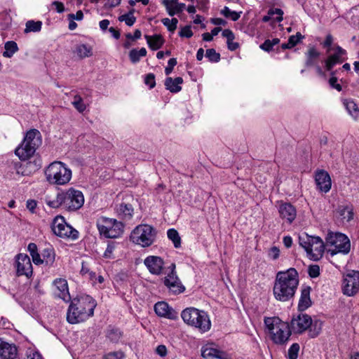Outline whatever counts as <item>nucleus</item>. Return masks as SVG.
<instances>
[{
  "instance_id": "5",
  "label": "nucleus",
  "mask_w": 359,
  "mask_h": 359,
  "mask_svg": "<svg viewBox=\"0 0 359 359\" xmlns=\"http://www.w3.org/2000/svg\"><path fill=\"white\" fill-rule=\"evenodd\" d=\"M181 317L184 322L204 333L211 328V322L206 312L189 307L184 309L181 313Z\"/></svg>"
},
{
  "instance_id": "36",
  "label": "nucleus",
  "mask_w": 359,
  "mask_h": 359,
  "mask_svg": "<svg viewBox=\"0 0 359 359\" xmlns=\"http://www.w3.org/2000/svg\"><path fill=\"white\" fill-rule=\"evenodd\" d=\"M168 238L172 241L175 248H179L181 246V238L179 233L175 229H170L167 231Z\"/></svg>"
},
{
  "instance_id": "3",
  "label": "nucleus",
  "mask_w": 359,
  "mask_h": 359,
  "mask_svg": "<svg viewBox=\"0 0 359 359\" xmlns=\"http://www.w3.org/2000/svg\"><path fill=\"white\" fill-rule=\"evenodd\" d=\"M264 321L274 344L283 345L287 342L291 335L288 323L283 322L278 317L265 318Z\"/></svg>"
},
{
  "instance_id": "27",
  "label": "nucleus",
  "mask_w": 359,
  "mask_h": 359,
  "mask_svg": "<svg viewBox=\"0 0 359 359\" xmlns=\"http://www.w3.org/2000/svg\"><path fill=\"white\" fill-rule=\"evenodd\" d=\"M182 83L183 79L182 77H176L174 79L171 77H167L165 80V86L171 93H176L182 90L180 84Z\"/></svg>"
},
{
  "instance_id": "7",
  "label": "nucleus",
  "mask_w": 359,
  "mask_h": 359,
  "mask_svg": "<svg viewBox=\"0 0 359 359\" xmlns=\"http://www.w3.org/2000/svg\"><path fill=\"white\" fill-rule=\"evenodd\" d=\"M299 242L306 250L309 259L318 261L323 257L326 245L319 236H311L307 233H303L299 237Z\"/></svg>"
},
{
  "instance_id": "23",
  "label": "nucleus",
  "mask_w": 359,
  "mask_h": 359,
  "mask_svg": "<svg viewBox=\"0 0 359 359\" xmlns=\"http://www.w3.org/2000/svg\"><path fill=\"white\" fill-rule=\"evenodd\" d=\"M279 214L282 219H285L288 223H292L297 216L295 208L290 203H282L279 206Z\"/></svg>"
},
{
  "instance_id": "34",
  "label": "nucleus",
  "mask_w": 359,
  "mask_h": 359,
  "mask_svg": "<svg viewBox=\"0 0 359 359\" xmlns=\"http://www.w3.org/2000/svg\"><path fill=\"white\" fill-rule=\"evenodd\" d=\"M147 50L145 48H142L139 50L134 48L129 53V57L133 63H137L140 61L141 57H144L147 55Z\"/></svg>"
},
{
  "instance_id": "32",
  "label": "nucleus",
  "mask_w": 359,
  "mask_h": 359,
  "mask_svg": "<svg viewBox=\"0 0 359 359\" xmlns=\"http://www.w3.org/2000/svg\"><path fill=\"white\" fill-rule=\"evenodd\" d=\"M5 51L3 53V56L5 57H11L16 52L18 51V46L13 41H8L4 45Z\"/></svg>"
},
{
  "instance_id": "30",
  "label": "nucleus",
  "mask_w": 359,
  "mask_h": 359,
  "mask_svg": "<svg viewBox=\"0 0 359 359\" xmlns=\"http://www.w3.org/2000/svg\"><path fill=\"white\" fill-rule=\"evenodd\" d=\"M351 205H341L338 208L337 212L344 220L349 222L353 217V211Z\"/></svg>"
},
{
  "instance_id": "31",
  "label": "nucleus",
  "mask_w": 359,
  "mask_h": 359,
  "mask_svg": "<svg viewBox=\"0 0 359 359\" xmlns=\"http://www.w3.org/2000/svg\"><path fill=\"white\" fill-rule=\"evenodd\" d=\"M162 3L170 16H173L180 13L178 11L177 0H163Z\"/></svg>"
},
{
  "instance_id": "53",
  "label": "nucleus",
  "mask_w": 359,
  "mask_h": 359,
  "mask_svg": "<svg viewBox=\"0 0 359 359\" xmlns=\"http://www.w3.org/2000/svg\"><path fill=\"white\" fill-rule=\"evenodd\" d=\"M179 35L181 37L191 38L193 36V32L191 29V27L185 26L182 28L179 32Z\"/></svg>"
},
{
  "instance_id": "42",
  "label": "nucleus",
  "mask_w": 359,
  "mask_h": 359,
  "mask_svg": "<svg viewBox=\"0 0 359 359\" xmlns=\"http://www.w3.org/2000/svg\"><path fill=\"white\" fill-rule=\"evenodd\" d=\"M161 22L164 26L167 27L168 31L171 32H174L175 30L177 29L178 20L177 18H172L170 20L169 18H163L161 20Z\"/></svg>"
},
{
  "instance_id": "48",
  "label": "nucleus",
  "mask_w": 359,
  "mask_h": 359,
  "mask_svg": "<svg viewBox=\"0 0 359 359\" xmlns=\"http://www.w3.org/2000/svg\"><path fill=\"white\" fill-rule=\"evenodd\" d=\"M304 36L300 33L297 32L295 35H292L289 37L288 41L290 47L296 46Z\"/></svg>"
},
{
  "instance_id": "44",
  "label": "nucleus",
  "mask_w": 359,
  "mask_h": 359,
  "mask_svg": "<svg viewBox=\"0 0 359 359\" xmlns=\"http://www.w3.org/2000/svg\"><path fill=\"white\" fill-rule=\"evenodd\" d=\"M280 43V39L274 38L272 40L266 39L262 44L260 45V48L269 52L272 50L273 47Z\"/></svg>"
},
{
  "instance_id": "63",
  "label": "nucleus",
  "mask_w": 359,
  "mask_h": 359,
  "mask_svg": "<svg viewBox=\"0 0 359 359\" xmlns=\"http://www.w3.org/2000/svg\"><path fill=\"white\" fill-rule=\"evenodd\" d=\"M121 2V0H107L105 4L106 8H114L118 6Z\"/></svg>"
},
{
  "instance_id": "41",
  "label": "nucleus",
  "mask_w": 359,
  "mask_h": 359,
  "mask_svg": "<svg viewBox=\"0 0 359 359\" xmlns=\"http://www.w3.org/2000/svg\"><path fill=\"white\" fill-rule=\"evenodd\" d=\"M221 14L226 18H231L233 21H236L239 19L241 12L231 11L227 6L221 11Z\"/></svg>"
},
{
  "instance_id": "50",
  "label": "nucleus",
  "mask_w": 359,
  "mask_h": 359,
  "mask_svg": "<svg viewBox=\"0 0 359 359\" xmlns=\"http://www.w3.org/2000/svg\"><path fill=\"white\" fill-rule=\"evenodd\" d=\"M309 275L311 278H317L320 275V267L318 265H310L308 269Z\"/></svg>"
},
{
  "instance_id": "49",
  "label": "nucleus",
  "mask_w": 359,
  "mask_h": 359,
  "mask_svg": "<svg viewBox=\"0 0 359 359\" xmlns=\"http://www.w3.org/2000/svg\"><path fill=\"white\" fill-rule=\"evenodd\" d=\"M346 109L352 116L356 117L358 115V108L353 102H349L346 104Z\"/></svg>"
},
{
  "instance_id": "46",
  "label": "nucleus",
  "mask_w": 359,
  "mask_h": 359,
  "mask_svg": "<svg viewBox=\"0 0 359 359\" xmlns=\"http://www.w3.org/2000/svg\"><path fill=\"white\" fill-rule=\"evenodd\" d=\"M205 56L209 59L210 62H217L220 60L219 53H217L216 50L213 48L207 49Z\"/></svg>"
},
{
  "instance_id": "56",
  "label": "nucleus",
  "mask_w": 359,
  "mask_h": 359,
  "mask_svg": "<svg viewBox=\"0 0 359 359\" xmlns=\"http://www.w3.org/2000/svg\"><path fill=\"white\" fill-rule=\"evenodd\" d=\"M222 36L226 39V41H233L235 39L234 34L229 29H226L222 32Z\"/></svg>"
},
{
  "instance_id": "18",
  "label": "nucleus",
  "mask_w": 359,
  "mask_h": 359,
  "mask_svg": "<svg viewBox=\"0 0 359 359\" xmlns=\"http://www.w3.org/2000/svg\"><path fill=\"white\" fill-rule=\"evenodd\" d=\"M315 180L318 188L325 193L328 192L332 186L331 178L325 170H318L316 173Z\"/></svg>"
},
{
  "instance_id": "62",
  "label": "nucleus",
  "mask_w": 359,
  "mask_h": 359,
  "mask_svg": "<svg viewBox=\"0 0 359 359\" xmlns=\"http://www.w3.org/2000/svg\"><path fill=\"white\" fill-rule=\"evenodd\" d=\"M52 5L55 6V9L57 13H61L64 12L65 6L62 2L55 1L52 3Z\"/></svg>"
},
{
  "instance_id": "51",
  "label": "nucleus",
  "mask_w": 359,
  "mask_h": 359,
  "mask_svg": "<svg viewBox=\"0 0 359 359\" xmlns=\"http://www.w3.org/2000/svg\"><path fill=\"white\" fill-rule=\"evenodd\" d=\"M332 77L329 79V83L330 86L334 89H336L337 91H341L342 90L341 86L339 83H337V78L334 76V72H331Z\"/></svg>"
},
{
  "instance_id": "17",
  "label": "nucleus",
  "mask_w": 359,
  "mask_h": 359,
  "mask_svg": "<svg viewBox=\"0 0 359 359\" xmlns=\"http://www.w3.org/2000/svg\"><path fill=\"white\" fill-rule=\"evenodd\" d=\"M164 264L163 259L158 256H148L144 260V264L149 273L156 276L161 275L163 273Z\"/></svg>"
},
{
  "instance_id": "4",
  "label": "nucleus",
  "mask_w": 359,
  "mask_h": 359,
  "mask_svg": "<svg viewBox=\"0 0 359 359\" xmlns=\"http://www.w3.org/2000/svg\"><path fill=\"white\" fill-rule=\"evenodd\" d=\"M41 143L40 132L36 129H31L27 132L22 142L16 148L15 153L21 161H26L34 154Z\"/></svg>"
},
{
  "instance_id": "26",
  "label": "nucleus",
  "mask_w": 359,
  "mask_h": 359,
  "mask_svg": "<svg viewBox=\"0 0 359 359\" xmlns=\"http://www.w3.org/2000/svg\"><path fill=\"white\" fill-rule=\"evenodd\" d=\"M311 287L309 286L304 287L301 292V297L299 302V309L301 311L306 310L311 305L310 299Z\"/></svg>"
},
{
  "instance_id": "57",
  "label": "nucleus",
  "mask_w": 359,
  "mask_h": 359,
  "mask_svg": "<svg viewBox=\"0 0 359 359\" xmlns=\"http://www.w3.org/2000/svg\"><path fill=\"white\" fill-rule=\"evenodd\" d=\"M68 18L69 20H81L83 18V13L81 11H78L76 14H69Z\"/></svg>"
},
{
  "instance_id": "60",
  "label": "nucleus",
  "mask_w": 359,
  "mask_h": 359,
  "mask_svg": "<svg viewBox=\"0 0 359 359\" xmlns=\"http://www.w3.org/2000/svg\"><path fill=\"white\" fill-rule=\"evenodd\" d=\"M122 354L119 352L109 353L104 355V359H121Z\"/></svg>"
},
{
  "instance_id": "20",
  "label": "nucleus",
  "mask_w": 359,
  "mask_h": 359,
  "mask_svg": "<svg viewBox=\"0 0 359 359\" xmlns=\"http://www.w3.org/2000/svg\"><path fill=\"white\" fill-rule=\"evenodd\" d=\"M55 294L65 302H69L71 299L67 281L63 278H57L54 281Z\"/></svg>"
},
{
  "instance_id": "8",
  "label": "nucleus",
  "mask_w": 359,
  "mask_h": 359,
  "mask_svg": "<svg viewBox=\"0 0 359 359\" xmlns=\"http://www.w3.org/2000/svg\"><path fill=\"white\" fill-rule=\"evenodd\" d=\"M325 245L328 248L327 252L332 256L338 253L348 254L350 251L351 244L348 237L341 233H328L325 238Z\"/></svg>"
},
{
  "instance_id": "35",
  "label": "nucleus",
  "mask_w": 359,
  "mask_h": 359,
  "mask_svg": "<svg viewBox=\"0 0 359 359\" xmlns=\"http://www.w3.org/2000/svg\"><path fill=\"white\" fill-rule=\"evenodd\" d=\"M344 59L337 55L332 54L330 55L325 61V69L327 71H331L334 65L343 62Z\"/></svg>"
},
{
  "instance_id": "15",
  "label": "nucleus",
  "mask_w": 359,
  "mask_h": 359,
  "mask_svg": "<svg viewBox=\"0 0 359 359\" xmlns=\"http://www.w3.org/2000/svg\"><path fill=\"white\" fill-rule=\"evenodd\" d=\"M359 291V271H349L344 275L342 283L343 294L352 297Z\"/></svg>"
},
{
  "instance_id": "40",
  "label": "nucleus",
  "mask_w": 359,
  "mask_h": 359,
  "mask_svg": "<svg viewBox=\"0 0 359 359\" xmlns=\"http://www.w3.org/2000/svg\"><path fill=\"white\" fill-rule=\"evenodd\" d=\"M72 104L80 113H82L86 110V104H84L82 97L79 95H75L74 96V100Z\"/></svg>"
},
{
  "instance_id": "33",
  "label": "nucleus",
  "mask_w": 359,
  "mask_h": 359,
  "mask_svg": "<svg viewBox=\"0 0 359 359\" xmlns=\"http://www.w3.org/2000/svg\"><path fill=\"white\" fill-rule=\"evenodd\" d=\"M283 11L280 8H270L268 11V15L263 17L262 21L264 22H267L271 20L273 15H277L278 16L276 17V20L280 22L283 20Z\"/></svg>"
},
{
  "instance_id": "39",
  "label": "nucleus",
  "mask_w": 359,
  "mask_h": 359,
  "mask_svg": "<svg viewBox=\"0 0 359 359\" xmlns=\"http://www.w3.org/2000/svg\"><path fill=\"white\" fill-rule=\"evenodd\" d=\"M42 22L41 21L29 20L26 22L25 33L36 32L41 29Z\"/></svg>"
},
{
  "instance_id": "19",
  "label": "nucleus",
  "mask_w": 359,
  "mask_h": 359,
  "mask_svg": "<svg viewBox=\"0 0 359 359\" xmlns=\"http://www.w3.org/2000/svg\"><path fill=\"white\" fill-rule=\"evenodd\" d=\"M155 313L161 317H165L171 320H176L177 313L165 302H157L154 305Z\"/></svg>"
},
{
  "instance_id": "11",
  "label": "nucleus",
  "mask_w": 359,
  "mask_h": 359,
  "mask_svg": "<svg viewBox=\"0 0 359 359\" xmlns=\"http://www.w3.org/2000/svg\"><path fill=\"white\" fill-rule=\"evenodd\" d=\"M320 324L321 323H319L318 327V322H316L313 325L311 316L307 314H299L291 320V328L294 332L302 333L308 328L313 326L314 330H310V335L313 338L319 334L321 330Z\"/></svg>"
},
{
  "instance_id": "9",
  "label": "nucleus",
  "mask_w": 359,
  "mask_h": 359,
  "mask_svg": "<svg viewBox=\"0 0 359 359\" xmlns=\"http://www.w3.org/2000/svg\"><path fill=\"white\" fill-rule=\"evenodd\" d=\"M155 229L148 224H140L135 228L130 236V240L142 247L150 246L155 241Z\"/></svg>"
},
{
  "instance_id": "61",
  "label": "nucleus",
  "mask_w": 359,
  "mask_h": 359,
  "mask_svg": "<svg viewBox=\"0 0 359 359\" xmlns=\"http://www.w3.org/2000/svg\"><path fill=\"white\" fill-rule=\"evenodd\" d=\"M333 43V37L331 34H327L326 36L325 40L323 43V47L328 48L330 49V46Z\"/></svg>"
},
{
  "instance_id": "43",
  "label": "nucleus",
  "mask_w": 359,
  "mask_h": 359,
  "mask_svg": "<svg viewBox=\"0 0 359 359\" xmlns=\"http://www.w3.org/2000/svg\"><path fill=\"white\" fill-rule=\"evenodd\" d=\"M108 339L113 342H116L121 337V333L118 328L110 327L107 334Z\"/></svg>"
},
{
  "instance_id": "13",
  "label": "nucleus",
  "mask_w": 359,
  "mask_h": 359,
  "mask_svg": "<svg viewBox=\"0 0 359 359\" xmlns=\"http://www.w3.org/2000/svg\"><path fill=\"white\" fill-rule=\"evenodd\" d=\"M63 208L68 211H76L80 209L84 203L83 193L73 187L62 191Z\"/></svg>"
},
{
  "instance_id": "12",
  "label": "nucleus",
  "mask_w": 359,
  "mask_h": 359,
  "mask_svg": "<svg viewBox=\"0 0 359 359\" xmlns=\"http://www.w3.org/2000/svg\"><path fill=\"white\" fill-rule=\"evenodd\" d=\"M51 229L55 235L62 238L76 240L79 238L78 231L69 225L60 215L53 219Z\"/></svg>"
},
{
  "instance_id": "47",
  "label": "nucleus",
  "mask_w": 359,
  "mask_h": 359,
  "mask_svg": "<svg viewBox=\"0 0 359 359\" xmlns=\"http://www.w3.org/2000/svg\"><path fill=\"white\" fill-rule=\"evenodd\" d=\"M118 20L120 22H125L128 26L131 27L135 22L136 18L135 16H130L124 14L118 17Z\"/></svg>"
},
{
  "instance_id": "58",
  "label": "nucleus",
  "mask_w": 359,
  "mask_h": 359,
  "mask_svg": "<svg viewBox=\"0 0 359 359\" xmlns=\"http://www.w3.org/2000/svg\"><path fill=\"white\" fill-rule=\"evenodd\" d=\"M156 352L158 355L161 357H164L167 355V348L164 345H159L156 347Z\"/></svg>"
},
{
  "instance_id": "16",
  "label": "nucleus",
  "mask_w": 359,
  "mask_h": 359,
  "mask_svg": "<svg viewBox=\"0 0 359 359\" xmlns=\"http://www.w3.org/2000/svg\"><path fill=\"white\" fill-rule=\"evenodd\" d=\"M16 274L29 278L33 273L32 264L29 257L26 254H18L15 257Z\"/></svg>"
},
{
  "instance_id": "2",
  "label": "nucleus",
  "mask_w": 359,
  "mask_h": 359,
  "mask_svg": "<svg viewBox=\"0 0 359 359\" xmlns=\"http://www.w3.org/2000/svg\"><path fill=\"white\" fill-rule=\"evenodd\" d=\"M95 306V300L88 295L74 299L69 306L67 320L71 324L83 322L93 315Z\"/></svg>"
},
{
  "instance_id": "54",
  "label": "nucleus",
  "mask_w": 359,
  "mask_h": 359,
  "mask_svg": "<svg viewBox=\"0 0 359 359\" xmlns=\"http://www.w3.org/2000/svg\"><path fill=\"white\" fill-rule=\"evenodd\" d=\"M177 65V60L176 58H170L168 60V66L165 69V73L166 75H169L171 74V72L173 70L174 67Z\"/></svg>"
},
{
  "instance_id": "24",
  "label": "nucleus",
  "mask_w": 359,
  "mask_h": 359,
  "mask_svg": "<svg viewBox=\"0 0 359 359\" xmlns=\"http://www.w3.org/2000/svg\"><path fill=\"white\" fill-rule=\"evenodd\" d=\"M116 211L121 219L128 220L132 218L134 210L130 204L122 203L117 205Z\"/></svg>"
},
{
  "instance_id": "1",
  "label": "nucleus",
  "mask_w": 359,
  "mask_h": 359,
  "mask_svg": "<svg viewBox=\"0 0 359 359\" xmlns=\"http://www.w3.org/2000/svg\"><path fill=\"white\" fill-rule=\"evenodd\" d=\"M299 285V276L294 268L277 273L273 285V295L280 302L290 300L295 294Z\"/></svg>"
},
{
  "instance_id": "64",
  "label": "nucleus",
  "mask_w": 359,
  "mask_h": 359,
  "mask_svg": "<svg viewBox=\"0 0 359 359\" xmlns=\"http://www.w3.org/2000/svg\"><path fill=\"white\" fill-rule=\"evenodd\" d=\"M36 207V202L34 200H28L27 201V208L32 213L34 212V210Z\"/></svg>"
},
{
  "instance_id": "38",
  "label": "nucleus",
  "mask_w": 359,
  "mask_h": 359,
  "mask_svg": "<svg viewBox=\"0 0 359 359\" xmlns=\"http://www.w3.org/2000/svg\"><path fill=\"white\" fill-rule=\"evenodd\" d=\"M76 53L81 58L88 57L92 55V48L85 44H81L76 47Z\"/></svg>"
},
{
  "instance_id": "10",
  "label": "nucleus",
  "mask_w": 359,
  "mask_h": 359,
  "mask_svg": "<svg viewBox=\"0 0 359 359\" xmlns=\"http://www.w3.org/2000/svg\"><path fill=\"white\" fill-rule=\"evenodd\" d=\"M100 235L105 238H116L123 233L124 225L115 219L104 217L97 222Z\"/></svg>"
},
{
  "instance_id": "37",
  "label": "nucleus",
  "mask_w": 359,
  "mask_h": 359,
  "mask_svg": "<svg viewBox=\"0 0 359 359\" xmlns=\"http://www.w3.org/2000/svg\"><path fill=\"white\" fill-rule=\"evenodd\" d=\"M46 203L51 208H57L59 207L63 208V198L62 192L58 193L56 198L53 200H50V198L46 197Z\"/></svg>"
},
{
  "instance_id": "45",
  "label": "nucleus",
  "mask_w": 359,
  "mask_h": 359,
  "mask_svg": "<svg viewBox=\"0 0 359 359\" xmlns=\"http://www.w3.org/2000/svg\"><path fill=\"white\" fill-rule=\"evenodd\" d=\"M299 351V345L297 343H294L288 349L287 356L288 359H297Z\"/></svg>"
},
{
  "instance_id": "28",
  "label": "nucleus",
  "mask_w": 359,
  "mask_h": 359,
  "mask_svg": "<svg viewBox=\"0 0 359 359\" xmlns=\"http://www.w3.org/2000/svg\"><path fill=\"white\" fill-rule=\"evenodd\" d=\"M320 53L315 48L311 47L306 53V60L305 65L306 67L315 66L317 64L318 59Z\"/></svg>"
},
{
  "instance_id": "21",
  "label": "nucleus",
  "mask_w": 359,
  "mask_h": 359,
  "mask_svg": "<svg viewBox=\"0 0 359 359\" xmlns=\"http://www.w3.org/2000/svg\"><path fill=\"white\" fill-rule=\"evenodd\" d=\"M202 356L207 359H231L226 352L208 345L203 348Z\"/></svg>"
},
{
  "instance_id": "25",
  "label": "nucleus",
  "mask_w": 359,
  "mask_h": 359,
  "mask_svg": "<svg viewBox=\"0 0 359 359\" xmlns=\"http://www.w3.org/2000/svg\"><path fill=\"white\" fill-rule=\"evenodd\" d=\"M43 264L46 266H53L55 261V252L53 247L44 248L41 252Z\"/></svg>"
},
{
  "instance_id": "55",
  "label": "nucleus",
  "mask_w": 359,
  "mask_h": 359,
  "mask_svg": "<svg viewBox=\"0 0 359 359\" xmlns=\"http://www.w3.org/2000/svg\"><path fill=\"white\" fill-rule=\"evenodd\" d=\"M268 255L271 259H276L280 255V250L277 247L273 246L269 249Z\"/></svg>"
},
{
  "instance_id": "6",
  "label": "nucleus",
  "mask_w": 359,
  "mask_h": 359,
  "mask_svg": "<svg viewBox=\"0 0 359 359\" xmlns=\"http://www.w3.org/2000/svg\"><path fill=\"white\" fill-rule=\"evenodd\" d=\"M46 180L52 184L64 185L72 178V170L60 161L51 163L45 170Z\"/></svg>"
},
{
  "instance_id": "22",
  "label": "nucleus",
  "mask_w": 359,
  "mask_h": 359,
  "mask_svg": "<svg viewBox=\"0 0 359 359\" xmlns=\"http://www.w3.org/2000/svg\"><path fill=\"white\" fill-rule=\"evenodd\" d=\"M17 347L0 339V357L1 359H15L17 356Z\"/></svg>"
},
{
  "instance_id": "14",
  "label": "nucleus",
  "mask_w": 359,
  "mask_h": 359,
  "mask_svg": "<svg viewBox=\"0 0 359 359\" xmlns=\"http://www.w3.org/2000/svg\"><path fill=\"white\" fill-rule=\"evenodd\" d=\"M176 265L172 263L166 268L165 272V276L162 278L165 286L169 290L170 292L174 294L182 293L185 290V287L182 285L181 280L177 275Z\"/></svg>"
},
{
  "instance_id": "59",
  "label": "nucleus",
  "mask_w": 359,
  "mask_h": 359,
  "mask_svg": "<svg viewBox=\"0 0 359 359\" xmlns=\"http://www.w3.org/2000/svg\"><path fill=\"white\" fill-rule=\"evenodd\" d=\"M114 250V245H112L111 244H108L107 249L105 250V251L104 252V257L105 258H111V255L113 253Z\"/></svg>"
},
{
  "instance_id": "52",
  "label": "nucleus",
  "mask_w": 359,
  "mask_h": 359,
  "mask_svg": "<svg viewBox=\"0 0 359 359\" xmlns=\"http://www.w3.org/2000/svg\"><path fill=\"white\" fill-rule=\"evenodd\" d=\"M144 83L149 86L150 88H153L156 86L155 75L152 73L146 75L144 79Z\"/></svg>"
},
{
  "instance_id": "29",
  "label": "nucleus",
  "mask_w": 359,
  "mask_h": 359,
  "mask_svg": "<svg viewBox=\"0 0 359 359\" xmlns=\"http://www.w3.org/2000/svg\"><path fill=\"white\" fill-rule=\"evenodd\" d=\"M144 37L149 47L154 50L159 49L164 43L163 37L158 34H155L154 36L145 35Z\"/></svg>"
}]
</instances>
